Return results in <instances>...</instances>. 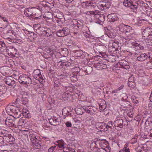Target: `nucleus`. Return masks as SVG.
<instances>
[{"label": "nucleus", "mask_w": 152, "mask_h": 152, "mask_svg": "<svg viewBox=\"0 0 152 152\" xmlns=\"http://www.w3.org/2000/svg\"><path fill=\"white\" fill-rule=\"evenodd\" d=\"M96 110V107L94 106H88L77 108L75 109V111L76 114L78 115H81L86 112L88 114L93 115H94Z\"/></svg>", "instance_id": "obj_1"}, {"label": "nucleus", "mask_w": 152, "mask_h": 152, "mask_svg": "<svg viewBox=\"0 0 152 152\" xmlns=\"http://www.w3.org/2000/svg\"><path fill=\"white\" fill-rule=\"evenodd\" d=\"M123 3L125 6L129 7L134 12L136 13L139 10V4L137 2H133L131 0H125Z\"/></svg>", "instance_id": "obj_2"}, {"label": "nucleus", "mask_w": 152, "mask_h": 152, "mask_svg": "<svg viewBox=\"0 0 152 152\" xmlns=\"http://www.w3.org/2000/svg\"><path fill=\"white\" fill-rule=\"evenodd\" d=\"M93 49L95 52H98L104 58H106L105 57L106 54L104 52L107 49V48L104 45L100 43H96L94 45Z\"/></svg>", "instance_id": "obj_3"}, {"label": "nucleus", "mask_w": 152, "mask_h": 152, "mask_svg": "<svg viewBox=\"0 0 152 152\" xmlns=\"http://www.w3.org/2000/svg\"><path fill=\"white\" fill-rule=\"evenodd\" d=\"M51 30L46 27H40L39 26L36 29V32L40 36H45L47 37L51 36Z\"/></svg>", "instance_id": "obj_4"}, {"label": "nucleus", "mask_w": 152, "mask_h": 152, "mask_svg": "<svg viewBox=\"0 0 152 152\" xmlns=\"http://www.w3.org/2000/svg\"><path fill=\"white\" fill-rule=\"evenodd\" d=\"M19 82L20 83L26 84L27 85L32 84V80L31 77L26 75H22L18 78Z\"/></svg>", "instance_id": "obj_5"}, {"label": "nucleus", "mask_w": 152, "mask_h": 152, "mask_svg": "<svg viewBox=\"0 0 152 152\" xmlns=\"http://www.w3.org/2000/svg\"><path fill=\"white\" fill-rule=\"evenodd\" d=\"M28 96L27 93L26 92H22L20 94V97L16 99V102H18V104H26L28 102Z\"/></svg>", "instance_id": "obj_6"}, {"label": "nucleus", "mask_w": 152, "mask_h": 152, "mask_svg": "<svg viewBox=\"0 0 152 152\" xmlns=\"http://www.w3.org/2000/svg\"><path fill=\"white\" fill-rule=\"evenodd\" d=\"M7 110H10L14 114V117L15 118H19L22 113L19 108L15 106H11L8 107Z\"/></svg>", "instance_id": "obj_7"}, {"label": "nucleus", "mask_w": 152, "mask_h": 152, "mask_svg": "<svg viewBox=\"0 0 152 152\" xmlns=\"http://www.w3.org/2000/svg\"><path fill=\"white\" fill-rule=\"evenodd\" d=\"M40 4L42 7L40 8V9H39L40 11L45 10L47 11H48L50 10L54 6V4L53 3H50L44 1H42L40 3Z\"/></svg>", "instance_id": "obj_8"}, {"label": "nucleus", "mask_w": 152, "mask_h": 152, "mask_svg": "<svg viewBox=\"0 0 152 152\" xmlns=\"http://www.w3.org/2000/svg\"><path fill=\"white\" fill-rule=\"evenodd\" d=\"M142 37L144 39L152 38V28H147L142 32Z\"/></svg>", "instance_id": "obj_9"}, {"label": "nucleus", "mask_w": 152, "mask_h": 152, "mask_svg": "<svg viewBox=\"0 0 152 152\" xmlns=\"http://www.w3.org/2000/svg\"><path fill=\"white\" fill-rule=\"evenodd\" d=\"M72 64V61L71 60L68 61L61 60L58 63V66L60 68L65 69L69 66H71Z\"/></svg>", "instance_id": "obj_10"}, {"label": "nucleus", "mask_w": 152, "mask_h": 152, "mask_svg": "<svg viewBox=\"0 0 152 152\" xmlns=\"http://www.w3.org/2000/svg\"><path fill=\"white\" fill-rule=\"evenodd\" d=\"M124 121L121 118H118L116 119L114 122L113 124L115 127V129L119 130L123 127Z\"/></svg>", "instance_id": "obj_11"}, {"label": "nucleus", "mask_w": 152, "mask_h": 152, "mask_svg": "<svg viewBox=\"0 0 152 152\" xmlns=\"http://www.w3.org/2000/svg\"><path fill=\"white\" fill-rule=\"evenodd\" d=\"M24 14L26 16L31 17L35 19L39 18L38 17L35 16V14H34L32 8H27L26 9L24 10Z\"/></svg>", "instance_id": "obj_12"}, {"label": "nucleus", "mask_w": 152, "mask_h": 152, "mask_svg": "<svg viewBox=\"0 0 152 152\" xmlns=\"http://www.w3.org/2000/svg\"><path fill=\"white\" fill-rule=\"evenodd\" d=\"M135 57H137V60L138 61H142L147 60L148 58L150 59V56L146 54L145 53L137 54L135 53Z\"/></svg>", "instance_id": "obj_13"}, {"label": "nucleus", "mask_w": 152, "mask_h": 152, "mask_svg": "<svg viewBox=\"0 0 152 152\" xmlns=\"http://www.w3.org/2000/svg\"><path fill=\"white\" fill-rule=\"evenodd\" d=\"M5 83L9 86H12L13 87L16 86L15 81L14 80V78L11 76L8 77L4 79Z\"/></svg>", "instance_id": "obj_14"}, {"label": "nucleus", "mask_w": 152, "mask_h": 152, "mask_svg": "<svg viewBox=\"0 0 152 152\" xmlns=\"http://www.w3.org/2000/svg\"><path fill=\"white\" fill-rule=\"evenodd\" d=\"M48 119L50 124L54 126H56L59 124L60 122V119L56 117H51Z\"/></svg>", "instance_id": "obj_15"}, {"label": "nucleus", "mask_w": 152, "mask_h": 152, "mask_svg": "<svg viewBox=\"0 0 152 152\" xmlns=\"http://www.w3.org/2000/svg\"><path fill=\"white\" fill-rule=\"evenodd\" d=\"M95 17L96 18V20L98 23L101 24L105 20V15L103 14H98L95 15Z\"/></svg>", "instance_id": "obj_16"}, {"label": "nucleus", "mask_w": 152, "mask_h": 152, "mask_svg": "<svg viewBox=\"0 0 152 152\" xmlns=\"http://www.w3.org/2000/svg\"><path fill=\"white\" fill-rule=\"evenodd\" d=\"M6 125L10 127H15L16 128V126L15 125V120L10 119V117L7 118L5 121Z\"/></svg>", "instance_id": "obj_17"}, {"label": "nucleus", "mask_w": 152, "mask_h": 152, "mask_svg": "<svg viewBox=\"0 0 152 152\" xmlns=\"http://www.w3.org/2000/svg\"><path fill=\"white\" fill-rule=\"evenodd\" d=\"M132 44L133 46V48L136 50H142L144 49V46L141 43H139L136 42H132Z\"/></svg>", "instance_id": "obj_18"}, {"label": "nucleus", "mask_w": 152, "mask_h": 152, "mask_svg": "<svg viewBox=\"0 0 152 152\" xmlns=\"http://www.w3.org/2000/svg\"><path fill=\"white\" fill-rule=\"evenodd\" d=\"M34 145V146L36 149H40L41 148V144L42 142L40 140L39 138V139H36L35 141L32 143Z\"/></svg>", "instance_id": "obj_19"}, {"label": "nucleus", "mask_w": 152, "mask_h": 152, "mask_svg": "<svg viewBox=\"0 0 152 152\" xmlns=\"http://www.w3.org/2000/svg\"><path fill=\"white\" fill-rule=\"evenodd\" d=\"M29 137L32 143L36 140V139H39V138L34 132H30Z\"/></svg>", "instance_id": "obj_20"}, {"label": "nucleus", "mask_w": 152, "mask_h": 152, "mask_svg": "<svg viewBox=\"0 0 152 152\" xmlns=\"http://www.w3.org/2000/svg\"><path fill=\"white\" fill-rule=\"evenodd\" d=\"M60 32L62 35L61 37H64L69 34L70 31L68 28H64L61 30H59Z\"/></svg>", "instance_id": "obj_21"}, {"label": "nucleus", "mask_w": 152, "mask_h": 152, "mask_svg": "<svg viewBox=\"0 0 152 152\" xmlns=\"http://www.w3.org/2000/svg\"><path fill=\"white\" fill-rule=\"evenodd\" d=\"M108 17L110 19V21L111 22H114L119 20L118 18L116 16L115 14H111L108 15Z\"/></svg>", "instance_id": "obj_22"}, {"label": "nucleus", "mask_w": 152, "mask_h": 152, "mask_svg": "<svg viewBox=\"0 0 152 152\" xmlns=\"http://www.w3.org/2000/svg\"><path fill=\"white\" fill-rule=\"evenodd\" d=\"M113 31L112 30V31L108 30V31H107L105 33V34L110 38H114L116 36V34L115 33L113 32Z\"/></svg>", "instance_id": "obj_23"}, {"label": "nucleus", "mask_w": 152, "mask_h": 152, "mask_svg": "<svg viewBox=\"0 0 152 152\" xmlns=\"http://www.w3.org/2000/svg\"><path fill=\"white\" fill-rule=\"evenodd\" d=\"M84 72L86 73V74H90L92 71V67L89 66H86L84 68Z\"/></svg>", "instance_id": "obj_24"}, {"label": "nucleus", "mask_w": 152, "mask_h": 152, "mask_svg": "<svg viewBox=\"0 0 152 152\" xmlns=\"http://www.w3.org/2000/svg\"><path fill=\"white\" fill-rule=\"evenodd\" d=\"M101 88L98 87H95L92 88V90L93 93L97 95H100L101 94Z\"/></svg>", "instance_id": "obj_25"}, {"label": "nucleus", "mask_w": 152, "mask_h": 152, "mask_svg": "<svg viewBox=\"0 0 152 152\" xmlns=\"http://www.w3.org/2000/svg\"><path fill=\"white\" fill-rule=\"evenodd\" d=\"M99 144L100 145V147L102 149L109 144L108 141L105 140H101L99 142Z\"/></svg>", "instance_id": "obj_26"}, {"label": "nucleus", "mask_w": 152, "mask_h": 152, "mask_svg": "<svg viewBox=\"0 0 152 152\" xmlns=\"http://www.w3.org/2000/svg\"><path fill=\"white\" fill-rule=\"evenodd\" d=\"M22 113L23 116L26 118H29L31 117L29 111L26 109H23Z\"/></svg>", "instance_id": "obj_27"}, {"label": "nucleus", "mask_w": 152, "mask_h": 152, "mask_svg": "<svg viewBox=\"0 0 152 152\" xmlns=\"http://www.w3.org/2000/svg\"><path fill=\"white\" fill-rule=\"evenodd\" d=\"M40 74V71L39 69L34 70L32 74L33 76L36 79H37V78Z\"/></svg>", "instance_id": "obj_28"}, {"label": "nucleus", "mask_w": 152, "mask_h": 152, "mask_svg": "<svg viewBox=\"0 0 152 152\" xmlns=\"http://www.w3.org/2000/svg\"><path fill=\"white\" fill-rule=\"evenodd\" d=\"M106 56L108 57V58H109L108 60L110 62H114L116 61V57L115 56L113 55H109L108 56L107 55H106L105 56V57H106Z\"/></svg>", "instance_id": "obj_29"}, {"label": "nucleus", "mask_w": 152, "mask_h": 152, "mask_svg": "<svg viewBox=\"0 0 152 152\" xmlns=\"http://www.w3.org/2000/svg\"><path fill=\"white\" fill-rule=\"evenodd\" d=\"M14 36L15 37V40H14V41H13V42L19 44H20L23 43L22 41L21 38H18V37H17L15 34Z\"/></svg>", "instance_id": "obj_30"}, {"label": "nucleus", "mask_w": 152, "mask_h": 152, "mask_svg": "<svg viewBox=\"0 0 152 152\" xmlns=\"http://www.w3.org/2000/svg\"><path fill=\"white\" fill-rule=\"evenodd\" d=\"M66 80L65 79H62L60 80V81H59L58 82L59 84L61 85L62 86L67 87V85L65 83Z\"/></svg>", "instance_id": "obj_31"}, {"label": "nucleus", "mask_w": 152, "mask_h": 152, "mask_svg": "<svg viewBox=\"0 0 152 152\" xmlns=\"http://www.w3.org/2000/svg\"><path fill=\"white\" fill-rule=\"evenodd\" d=\"M69 77L71 80L73 82H75L77 80L76 75L74 74H71L70 75Z\"/></svg>", "instance_id": "obj_32"}, {"label": "nucleus", "mask_w": 152, "mask_h": 152, "mask_svg": "<svg viewBox=\"0 0 152 152\" xmlns=\"http://www.w3.org/2000/svg\"><path fill=\"white\" fill-rule=\"evenodd\" d=\"M61 50L62 51L61 52L63 56L65 57L67 56H68L69 52L68 49L66 48H64L62 49Z\"/></svg>", "instance_id": "obj_33"}, {"label": "nucleus", "mask_w": 152, "mask_h": 152, "mask_svg": "<svg viewBox=\"0 0 152 152\" xmlns=\"http://www.w3.org/2000/svg\"><path fill=\"white\" fill-rule=\"evenodd\" d=\"M58 145L59 147V148H63V149L64 148V142L63 140H59L58 142Z\"/></svg>", "instance_id": "obj_34"}, {"label": "nucleus", "mask_w": 152, "mask_h": 152, "mask_svg": "<svg viewBox=\"0 0 152 152\" xmlns=\"http://www.w3.org/2000/svg\"><path fill=\"white\" fill-rule=\"evenodd\" d=\"M80 23L81 22L80 21H79V22L77 21V23L75 24L74 28L77 29V28H81L83 24L82 23Z\"/></svg>", "instance_id": "obj_35"}, {"label": "nucleus", "mask_w": 152, "mask_h": 152, "mask_svg": "<svg viewBox=\"0 0 152 152\" xmlns=\"http://www.w3.org/2000/svg\"><path fill=\"white\" fill-rule=\"evenodd\" d=\"M1 19L2 20L1 23L4 24V25L3 26L4 27H6L9 23L7 19L4 17H2Z\"/></svg>", "instance_id": "obj_36"}, {"label": "nucleus", "mask_w": 152, "mask_h": 152, "mask_svg": "<svg viewBox=\"0 0 152 152\" xmlns=\"http://www.w3.org/2000/svg\"><path fill=\"white\" fill-rule=\"evenodd\" d=\"M104 4L105 2L103 1L99 2L98 4V5L97 6L99 9L101 10H104V6H105V4Z\"/></svg>", "instance_id": "obj_37"}, {"label": "nucleus", "mask_w": 152, "mask_h": 152, "mask_svg": "<svg viewBox=\"0 0 152 152\" xmlns=\"http://www.w3.org/2000/svg\"><path fill=\"white\" fill-rule=\"evenodd\" d=\"M120 66L121 68H124L126 69H129V66L126 64L125 63H122V62L120 63Z\"/></svg>", "instance_id": "obj_38"}, {"label": "nucleus", "mask_w": 152, "mask_h": 152, "mask_svg": "<svg viewBox=\"0 0 152 152\" xmlns=\"http://www.w3.org/2000/svg\"><path fill=\"white\" fill-rule=\"evenodd\" d=\"M48 19H51L53 17V14L50 12H47L45 15V16Z\"/></svg>", "instance_id": "obj_39"}, {"label": "nucleus", "mask_w": 152, "mask_h": 152, "mask_svg": "<svg viewBox=\"0 0 152 152\" xmlns=\"http://www.w3.org/2000/svg\"><path fill=\"white\" fill-rule=\"evenodd\" d=\"M151 124V123H149V122L148 121H146L145 123V128L146 129H150L151 128V127L150 124Z\"/></svg>", "instance_id": "obj_40"}, {"label": "nucleus", "mask_w": 152, "mask_h": 152, "mask_svg": "<svg viewBox=\"0 0 152 152\" xmlns=\"http://www.w3.org/2000/svg\"><path fill=\"white\" fill-rule=\"evenodd\" d=\"M124 26L125 24H124L123 23H122L119 25L118 26V28L119 29V31L122 32H124Z\"/></svg>", "instance_id": "obj_41"}, {"label": "nucleus", "mask_w": 152, "mask_h": 152, "mask_svg": "<svg viewBox=\"0 0 152 152\" xmlns=\"http://www.w3.org/2000/svg\"><path fill=\"white\" fill-rule=\"evenodd\" d=\"M15 142V139L13 136L11 135L8 142L10 144H14Z\"/></svg>", "instance_id": "obj_42"}, {"label": "nucleus", "mask_w": 152, "mask_h": 152, "mask_svg": "<svg viewBox=\"0 0 152 152\" xmlns=\"http://www.w3.org/2000/svg\"><path fill=\"white\" fill-rule=\"evenodd\" d=\"M104 103L103 104H101V103L99 104V109L100 110H103L106 108V102L104 101H103Z\"/></svg>", "instance_id": "obj_43"}, {"label": "nucleus", "mask_w": 152, "mask_h": 152, "mask_svg": "<svg viewBox=\"0 0 152 152\" xmlns=\"http://www.w3.org/2000/svg\"><path fill=\"white\" fill-rule=\"evenodd\" d=\"M128 85L129 86L133 89L136 86L135 83L134 82H128Z\"/></svg>", "instance_id": "obj_44"}, {"label": "nucleus", "mask_w": 152, "mask_h": 152, "mask_svg": "<svg viewBox=\"0 0 152 152\" xmlns=\"http://www.w3.org/2000/svg\"><path fill=\"white\" fill-rule=\"evenodd\" d=\"M124 28V32H129L131 30H132V27L128 25H125Z\"/></svg>", "instance_id": "obj_45"}, {"label": "nucleus", "mask_w": 152, "mask_h": 152, "mask_svg": "<svg viewBox=\"0 0 152 152\" xmlns=\"http://www.w3.org/2000/svg\"><path fill=\"white\" fill-rule=\"evenodd\" d=\"M151 38L152 39H150L151 38L145 39H146L145 41L146 42L147 45H152V38Z\"/></svg>", "instance_id": "obj_46"}, {"label": "nucleus", "mask_w": 152, "mask_h": 152, "mask_svg": "<svg viewBox=\"0 0 152 152\" xmlns=\"http://www.w3.org/2000/svg\"><path fill=\"white\" fill-rule=\"evenodd\" d=\"M80 69L79 67H75L73 69V71H74L75 74H80L79 72Z\"/></svg>", "instance_id": "obj_47"}, {"label": "nucleus", "mask_w": 152, "mask_h": 152, "mask_svg": "<svg viewBox=\"0 0 152 152\" xmlns=\"http://www.w3.org/2000/svg\"><path fill=\"white\" fill-rule=\"evenodd\" d=\"M104 2H105L104 4H105L104 6V7L106 8H109L111 5V3L107 0L105 1Z\"/></svg>", "instance_id": "obj_48"}, {"label": "nucleus", "mask_w": 152, "mask_h": 152, "mask_svg": "<svg viewBox=\"0 0 152 152\" xmlns=\"http://www.w3.org/2000/svg\"><path fill=\"white\" fill-rule=\"evenodd\" d=\"M102 149L104 150L105 152H110L111 150V148L109 146V144L106 146Z\"/></svg>", "instance_id": "obj_49"}, {"label": "nucleus", "mask_w": 152, "mask_h": 152, "mask_svg": "<svg viewBox=\"0 0 152 152\" xmlns=\"http://www.w3.org/2000/svg\"><path fill=\"white\" fill-rule=\"evenodd\" d=\"M137 137H135L131 139L130 142V143L132 144H134L137 142Z\"/></svg>", "instance_id": "obj_50"}, {"label": "nucleus", "mask_w": 152, "mask_h": 152, "mask_svg": "<svg viewBox=\"0 0 152 152\" xmlns=\"http://www.w3.org/2000/svg\"><path fill=\"white\" fill-rule=\"evenodd\" d=\"M86 120L87 121H91V123H93L94 121V118L93 117L88 116L86 118Z\"/></svg>", "instance_id": "obj_51"}, {"label": "nucleus", "mask_w": 152, "mask_h": 152, "mask_svg": "<svg viewBox=\"0 0 152 152\" xmlns=\"http://www.w3.org/2000/svg\"><path fill=\"white\" fill-rule=\"evenodd\" d=\"M44 76H42L41 74L37 79L39 80V82H42L44 80Z\"/></svg>", "instance_id": "obj_52"}, {"label": "nucleus", "mask_w": 152, "mask_h": 152, "mask_svg": "<svg viewBox=\"0 0 152 152\" xmlns=\"http://www.w3.org/2000/svg\"><path fill=\"white\" fill-rule=\"evenodd\" d=\"M1 85H0V96L3 95L5 92L4 89Z\"/></svg>", "instance_id": "obj_53"}, {"label": "nucleus", "mask_w": 152, "mask_h": 152, "mask_svg": "<svg viewBox=\"0 0 152 152\" xmlns=\"http://www.w3.org/2000/svg\"><path fill=\"white\" fill-rule=\"evenodd\" d=\"M135 77L133 75H131L129 78L128 82H134Z\"/></svg>", "instance_id": "obj_54"}, {"label": "nucleus", "mask_w": 152, "mask_h": 152, "mask_svg": "<svg viewBox=\"0 0 152 152\" xmlns=\"http://www.w3.org/2000/svg\"><path fill=\"white\" fill-rule=\"evenodd\" d=\"M90 5V8L91 9L94 8L96 6L95 3L91 1Z\"/></svg>", "instance_id": "obj_55"}, {"label": "nucleus", "mask_w": 152, "mask_h": 152, "mask_svg": "<svg viewBox=\"0 0 152 152\" xmlns=\"http://www.w3.org/2000/svg\"><path fill=\"white\" fill-rule=\"evenodd\" d=\"M8 133V131L6 130H5V132H4V134H3V136L2 137L3 138H3L7 136H9V134ZM2 141H3V139L2 140Z\"/></svg>", "instance_id": "obj_56"}, {"label": "nucleus", "mask_w": 152, "mask_h": 152, "mask_svg": "<svg viewBox=\"0 0 152 152\" xmlns=\"http://www.w3.org/2000/svg\"><path fill=\"white\" fill-rule=\"evenodd\" d=\"M65 124L66 126L67 127H71L72 126L71 123L69 121H66L65 123Z\"/></svg>", "instance_id": "obj_57"}, {"label": "nucleus", "mask_w": 152, "mask_h": 152, "mask_svg": "<svg viewBox=\"0 0 152 152\" xmlns=\"http://www.w3.org/2000/svg\"><path fill=\"white\" fill-rule=\"evenodd\" d=\"M11 134H9V136H7L3 138V140L6 141V142H8L9 139L11 136Z\"/></svg>", "instance_id": "obj_58"}, {"label": "nucleus", "mask_w": 152, "mask_h": 152, "mask_svg": "<svg viewBox=\"0 0 152 152\" xmlns=\"http://www.w3.org/2000/svg\"><path fill=\"white\" fill-rule=\"evenodd\" d=\"M100 65L99 66H101V67H102L103 69H104L107 68V65L105 64H104L102 63V62H101L99 63Z\"/></svg>", "instance_id": "obj_59"}, {"label": "nucleus", "mask_w": 152, "mask_h": 152, "mask_svg": "<svg viewBox=\"0 0 152 152\" xmlns=\"http://www.w3.org/2000/svg\"><path fill=\"white\" fill-rule=\"evenodd\" d=\"M24 121L23 119H21L18 122V124L20 126L23 125L25 124Z\"/></svg>", "instance_id": "obj_60"}, {"label": "nucleus", "mask_w": 152, "mask_h": 152, "mask_svg": "<svg viewBox=\"0 0 152 152\" xmlns=\"http://www.w3.org/2000/svg\"><path fill=\"white\" fill-rule=\"evenodd\" d=\"M5 45V44L4 42L0 41V50H1L2 47H4Z\"/></svg>", "instance_id": "obj_61"}, {"label": "nucleus", "mask_w": 152, "mask_h": 152, "mask_svg": "<svg viewBox=\"0 0 152 152\" xmlns=\"http://www.w3.org/2000/svg\"><path fill=\"white\" fill-rule=\"evenodd\" d=\"M84 36L86 38H90L91 37H92L91 35L90 34H89L87 33V32H86L85 34H84Z\"/></svg>", "instance_id": "obj_62"}, {"label": "nucleus", "mask_w": 152, "mask_h": 152, "mask_svg": "<svg viewBox=\"0 0 152 152\" xmlns=\"http://www.w3.org/2000/svg\"><path fill=\"white\" fill-rule=\"evenodd\" d=\"M93 150L97 152H100V148L95 147L93 148Z\"/></svg>", "instance_id": "obj_63"}, {"label": "nucleus", "mask_w": 152, "mask_h": 152, "mask_svg": "<svg viewBox=\"0 0 152 152\" xmlns=\"http://www.w3.org/2000/svg\"><path fill=\"white\" fill-rule=\"evenodd\" d=\"M122 152H130V150L128 148H123L122 149Z\"/></svg>", "instance_id": "obj_64"}]
</instances>
